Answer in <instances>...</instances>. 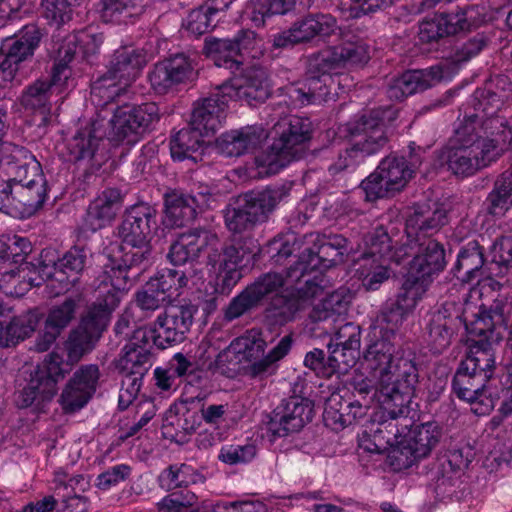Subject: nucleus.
Instances as JSON below:
<instances>
[{
	"instance_id": "1",
	"label": "nucleus",
	"mask_w": 512,
	"mask_h": 512,
	"mask_svg": "<svg viewBox=\"0 0 512 512\" xmlns=\"http://www.w3.org/2000/svg\"><path fill=\"white\" fill-rule=\"evenodd\" d=\"M378 319L369 332V344L364 354L366 368L374 379V395L392 417L408 412V405L418 383L415 363L396 352L391 339L397 325H384Z\"/></svg>"
},
{
	"instance_id": "2",
	"label": "nucleus",
	"mask_w": 512,
	"mask_h": 512,
	"mask_svg": "<svg viewBox=\"0 0 512 512\" xmlns=\"http://www.w3.org/2000/svg\"><path fill=\"white\" fill-rule=\"evenodd\" d=\"M511 145L512 130L501 118L482 123L469 118L457 128L443 158L453 174L468 177L498 161Z\"/></svg>"
},
{
	"instance_id": "3",
	"label": "nucleus",
	"mask_w": 512,
	"mask_h": 512,
	"mask_svg": "<svg viewBox=\"0 0 512 512\" xmlns=\"http://www.w3.org/2000/svg\"><path fill=\"white\" fill-rule=\"evenodd\" d=\"M120 253L119 256L109 257L104 265L103 279L99 286V295L103 299L88 307L72 334L69 349L73 359L93 348L109 322L111 311L117 307L122 294L129 288L128 271L138 265H127L124 261L125 252L120 250Z\"/></svg>"
},
{
	"instance_id": "4",
	"label": "nucleus",
	"mask_w": 512,
	"mask_h": 512,
	"mask_svg": "<svg viewBox=\"0 0 512 512\" xmlns=\"http://www.w3.org/2000/svg\"><path fill=\"white\" fill-rule=\"evenodd\" d=\"M275 293L273 315L282 321L290 320L294 314L322 295L323 288L315 280L305 279L304 287H294L288 276L283 278L269 273L234 297L224 312L227 321H233L256 306L264 297Z\"/></svg>"
},
{
	"instance_id": "5",
	"label": "nucleus",
	"mask_w": 512,
	"mask_h": 512,
	"mask_svg": "<svg viewBox=\"0 0 512 512\" xmlns=\"http://www.w3.org/2000/svg\"><path fill=\"white\" fill-rule=\"evenodd\" d=\"M441 210H415L406 221L405 241L398 248L407 252L404 260L412 256L408 271L432 283L434 275L446 266L443 246L430 235L445 223Z\"/></svg>"
},
{
	"instance_id": "6",
	"label": "nucleus",
	"mask_w": 512,
	"mask_h": 512,
	"mask_svg": "<svg viewBox=\"0 0 512 512\" xmlns=\"http://www.w3.org/2000/svg\"><path fill=\"white\" fill-rule=\"evenodd\" d=\"M10 151L9 174L13 184L12 216L26 218L39 210L46 199V181L41 164L24 147L4 146Z\"/></svg>"
},
{
	"instance_id": "7",
	"label": "nucleus",
	"mask_w": 512,
	"mask_h": 512,
	"mask_svg": "<svg viewBox=\"0 0 512 512\" xmlns=\"http://www.w3.org/2000/svg\"><path fill=\"white\" fill-rule=\"evenodd\" d=\"M274 139L268 150L259 154L255 163L265 175L278 173L291 161L299 159L305 152V143L310 139L311 122L298 116L279 121L274 126Z\"/></svg>"
},
{
	"instance_id": "8",
	"label": "nucleus",
	"mask_w": 512,
	"mask_h": 512,
	"mask_svg": "<svg viewBox=\"0 0 512 512\" xmlns=\"http://www.w3.org/2000/svg\"><path fill=\"white\" fill-rule=\"evenodd\" d=\"M146 62V55L139 50L126 47L116 50L106 74L92 85V101L98 106L113 101L137 79Z\"/></svg>"
},
{
	"instance_id": "9",
	"label": "nucleus",
	"mask_w": 512,
	"mask_h": 512,
	"mask_svg": "<svg viewBox=\"0 0 512 512\" xmlns=\"http://www.w3.org/2000/svg\"><path fill=\"white\" fill-rule=\"evenodd\" d=\"M364 245L357 275L366 290L375 291L390 277L389 262L400 264L407 252L401 253L402 248L391 246V239L383 227L370 232L364 239Z\"/></svg>"
},
{
	"instance_id": "10",
	"label": "nucleus",
	"mask_w": 512,
	"mask_h": 512,
	"mask_svg": "<svg viewBox=\"0 0 512 512\" xmlns=\"http://www.w3.org/2000/svg\"><path fill=\"white\" fill-rule=\"evenodd\" d=\"M156 228V211L152 207L139 204L127 210L119 226V237L123 242L120 250L125 252L127 265H141L148 258Z\"/></svg>"
},
{
	"instance_id": "11",
	"label": "nucleus",
	"mask_w": 512,
	"mask_h": 512,
	"mask_svg": "<svg viewBox=\"0 0 512 512\" xmlns=\"http://www.w3.org/2000/svg\"><path fill=\"white\" fill-rule=\"evenodd\" d=\"M234 350L246 366V374L252 378H264L276 372L277 362L283 359L291 349L292 338L286 335L264 357L266 341L262 333L251 329L232 342Z\"/></svg>"
},
{
	"instance_id": "12",
	"label": "nucleus",
	"mask_w": 512,
	"mask_h": 512,
	"mask_svg": "<svg viewBox=\"0 0 512 512\" xmlns=\"http://www.w3.org/2000/svg\"><path fill=\"white\" fill-rule=\"evenodd\" d=\"M400 419L404 428L399 429L396 446L388 454L390 464L395 470L407 469L416 460L427 457L441 438V429L436 423L427 422L406 433L405 429L411 425V420L407 418L409 422H405L403 418Z\"/></svg>"
},
{
	"instance_id": "13",
	"label": "nucleus",
	"mask_w": 512,
	"mask_h": 512,
	"mask_svg": "<svg viewBox=\"0 0 512 512\" xmlns=\"http://www.w3.org/2000/svg\"><path fill=\"white\" fill-rule=\"evenodd\" d=\"M158 120L159 109L155 103L118 107L108 122L104 120L106 138L114 145H134Z\"/></svg>"
},
{
	"instance_id": "14",
	"label": "nucleus",
	"mask_w": 512,
	"mask_h": 512,
	"mask_svg": "<svg viewBox=\"0 0 512 512\" xmlns=\"http://www.w3.org/2000/svg\"><path fill=\"white\" fill-rule=\"evenodd\" d=\"M67 342L68 358L71 363L64 361L63 357L58 353H51L44 362L39 365L31 374L30 381L27 387L21 393L19 405L21 407H28L34 402H45L51 400L57 393V383L69 373L73 363L80 360L85 352L77 359L70 356V341L72 334ZM88 351H86L87 353Z\"/></svg>"
},
{
	"instance_id": "15",
	"label": "nucleus",
	"mask_w": 512,
	"mask_h": 512,
	"mask_svg": "<svg viewBox=\"0 0 512 512\" xmlns=\"http://www.w3.org/2000/svg\"><path fill=\"white\" fill-rule=\"evenodd\" d=\"M283 193L280 189H265L257 194H245L230 204L224 214L227 228L234 233L251 230L255 225L266 220Z\"/></svg>"
},
{
	"instance_id": "16",
	"label": "nucleus",
	"mask_w": 512,
	"mask_h": 512,
	"mask_svg": "<svg viewBox=\"0 0 512 512\" xmlns=\"http://www.w3.org/2000/svg\"><path fill=\"white\" fill-rule=\"evenodd\" d=\"M301 244L304 246L299 256V261L288 272V282L294 287H301V278L318 267L323 260L333 263L341 259L348 251V241L341 235L325 238L318 233L305 235Z\"/></svg>"
},
{
	"instance_id": "17",
	"label": "nucleus",
	"mask_w": 512,
	"mask_h": 512,
	"mask_svg": "<svg viewBox=\"0 0 512 512\" xmlns=\"http://www.w3.org/2000/svg\"><path fill=\"white\" fill-rule=\"evenodd\" d=\"M414 170L403 157L388 156L376 170L361 183L367 201L394 196L402 191L413 176Z\"/></svg>"
},
{
	"instance_id": "18",
	"label": "nucleus",
	"mask_w": 512,
	"mask_h": 512,
	"mask_svg": "<svg viewBox=\"0 0 512 512\" xmlns=\"http://www.w3.org/2000/svg\"><path fill=\"white\" fill-rule=\"evenodd\" d=\"M397 112L391 107L380 108L349 122L346 131L351 143L365 158L379 152L387 143L386 123L393 121Z\"/></svg>"
},
{
	"instance_id": "19",
	"label": "nucleus",
	"mask_w": 512,
	"mask_h": 512,
	"mask_svg": "<svg viewBox=\"0 0 512 512\" xmlns=\"http://www.w3.org/2000/svg\"><path fill=\"white\" fill-rule=\"evenodd\" d=\"M56 259L50 250H45L41 254L42 277L49 282L48 287L55 296L68 291L77 282L78 275L85 266L86 253L83 249L75 247L58 262Z\"/></svg>"
},
{
	"instance_id": "20",
	"label": "nucleus",
	"mask_w": 512,
	"mask_h": 512,
	"mask_svg": "<svg viewBox=\"0 0 512 512\" xmlns=\"http://www.w3.org/2000/svg\"><path fill=\"white\" fill-rule=\"evenodd\" d=\"M511 311L512 296L509 292L500 293L493 300L489 310L480 305L479 311L474 314V319H469L468 311L465 309L463 316L466 329L471 335L489 333L490 342H499L503 338Z\"/></svg>"
},
{
	"instance_id": "21",
	"label": "nucleus",
	"mask_w": 512,
	"mask_h": 512,
	"mask_svg": "<svg viewBox=\"0 0 512 512\" xmlns=\"http://www.w3.org/2000/svg\"><path fill=\"white\" fill-rule=\"evenodd\" d=\"M242 73L220 85L222 97L230 100H242L248 104L264 102L270 95L271 85L268 73L258 64L241 68Z\"/></svg>"
},
{
	"instance_id": "22",
	"label": "nucleus",
	"mask_w": 512,
	"mask_h": 512,
	"mask_svg": "<svg viewBox=\"0 0 512 512\" xmlns=\"http://www.w3.org/2000/svg\"><path fill=\"white\" fill-rule=\"evenodd\" d=\"M381 409L382 411L375 413L370 423L365 426V429L359 435L360 455L362 453L381 454L389 446L395 447L396 438L399 434L398 418H403L405 422H409L407 420V414L410 412L409 408L407 413L395 417H392L382 407Z\"/></svg>"
},
{
	"instance_id": "23",
	"label": "nucleus",
	"mask_w": 512,
	"mask_h": 512,
	"mask_svg": "<svg viewBox=\"0 0 512 512\" xmlns=\"http://www.w3.org/2000/svg\"><path fill=\"white\" fill-rule=\"evenodd\" d=\"M312 414L313 408L307 399L290 397L272 411L267 422V431L274 438L288 436L311 421Z\"/></svg>"
},
{
	"instance_id": "24",
	"label": "nucleus",
	"mask_w": 512,
	"mask_h": 512,
	"mask_svg": "<svg viewBox=\"0 0 512 512\" xmlns=\"http://www.w3.org/2000/svg\"><path fill=\"white\" fill-rule=\"evenodd\" d=\"M150 352L148 348L138 346L136 343H129L124 347V353L119 358L117 367L125 379L119 395V405L127 406L131 398L135 397L141 386V379L150 367Z\"/></svg>"
},
{
	"instance_id": "25",
	"label": "nucleus",
	"mask_w": 512,
	"mask_h": 512,
	"mask_svg": "<svg viewBox=\"0 0 512 512\" xmlns=\"http://www.w3.org/2000/svg\"><path fill=\"white\" fill-rule=\"evenodd\" d=\"M337 20L330 14H310L295 22L288 30L274 36L273 45L287 47L315 37L326 38L338 31Z\"/></svg>"
},
{
	"instance_id": "26",
	"label": "nucleus",
	"mask_w": 512,
	"mask_h": 512,
	"mask_svg": "<svg viewBox=\"0 0 512 512\" xmlns=\"http://www.w3.org/2000/svg\"><path fill=\"white\" fill-rule=\"evenodd\" d=\"M369 59L370 49L365 42L347 40L320 51L314 56L313 67L323 71H338L346 67L362 66Z\"/></svg>"
},
{
	"instance_id": "27",
	"label": "nucleus",
	"mask_w": 512,
	"mask_h": 512,
	"mask_svg": "<svg viewBox=\"0 0 512 512\" xmlns=\"http://www.w3.org/2000/svg\"><path fill=\"white\" fill-rule=\"evenodd\" d=\"M71 70L66 64L59 63L53 69L50 82L38 80L30 85L22 95V104L31 110L38 111L42 122L48 119L50 108L49 93L51 89L63 93L65 90L74 86L73 80H70Z\"/></svg>"
},
{
	"instance_id": "28",
	"label": "nucleus",
	"mask_w": 512,
	"mask_h": 512,
	"mask_svg": "<svg viewBox=\"0 0 512 512\" xmlns=\"http://www.w3.org/2000/svg\"><path fill=\"white\" fill-rule=\"evenodd\" d=\"M104 137H106L104 118L98 116L85 126H81L69 141L68 150L71 158L75 161L95 160L100 165L105 158Z\"/></svg>"
},
{
	"instance_id": "29",
	"label": "nucleus",
	"mask_w": 512,
	"mask_h": 512,
	"mask_svg": "<svg viewBox=\"0 0 512 512\" xmlns=\"http://www.w3.org/2000/svg\"><path fill=\"white\" fill-rule=\"evenodd\" d=\"M474 8L459 9L454 13L436 14L421 22L419 39L422 42L435 41L438 38L467 31L476 23L473 21Z\"/></svg>"
},
{
	"instance_id": "30",
	"label": "nucleus",
	"mask_w": 512,
	"mask_h": 512,
	"mask_svg": "<svg viewBox=\"0 0 512 512\" xmlns=\"http://www.w3.org/2000/svg\"><path fill=\"white\" fill-rule=\"evenodd\" d=\"M99 370L96 365L81 366L66 384L60 403L66 412L83 408L96 391Z\"/></svg>"
},
{
	"instance_id": "31",
	"label": "nucleus",
	"mask_w": 512,
	"mask_h": 512,
	"mask_svg": "<svg viewBox=\"0 0 512 512\" xmlns=\"http://www.w3.org/2000/svg\"><path fill=\"white\" fill-rule=\"evenodd\" d=\"M40 42V32L34 25L25 26L15 38H7L0 46V69L12 77L18 64L33 55Z\"/></svg>"
},
{
	"instance_id": "32",
	"label": "nucleus",
	"mask_w": 512,
	"mask_h": 512,
	"mask_svg": "<svg viewBox=\"0 0 512 512\" xmlns=\"http://www.w3.org/2000/svg\"><path fill=\"white\" fill-rule=\"evenodd\" d=\"M194 316V309L188 306H173L166 309L156 319L158 347L180 343L189 331Z\"/></svg>"
},
{
	"instance_id": "33",
	"label": "nucleus",
	"mask_w": 512,
	"mask_h": 512,
	"mask_svg": "<svg viewBox=\"0 0 512 512\" xmlns=\"http://www.w3.org/2000/svg\"><path fill=\"white\" fill-rule=\"evenodd\" d=\"M229 101L228 97H222L220 86H218L209 97L197 102L190 125L207 137L213 136L222 126Z\"/></svg>"
},
{
	"instance_id": "34",
	"label": "nucleus",
	"mask_w": 512,
	"mask_h": 512,
	"mask_svg": "<svg viewBox=\"0 0 512 512\" xmlns=\"http://www.w3.org/2000/svg\"><path fill=\"white\" fill-rule=\"evenodd\" d=\"M486 383V376H476L474 372H469L460 365L453 379V390L460 399L472 405L475 414L485 415L494 407L493 400L484 395L483 388Z\"/></svg>"
},
{
	"instance_id": "35",
	"label": "nucleus",
	"mask_w": 512,
	"mask_h": 512,
	"mask_svg": "<svg viewBox=\"0 0 512 512\" xmlns=\"http://www.w3.org/2000/svg\"><path fill=\"white\" fill-rule=\"evenodd\" d=\"M198 365L203 370L234 377L245 367L233 344L219 351L209 340H203L197 350Z\"/></svg>"
},
{
	"instance_id": "36",
	"label": "nucleus",
	"mask_w": 512,
	"mask_h": 512,
	"mask_svg": "<svg viewBox=\"0 0 512 512\" xmlns=\"http://www.w3.org/2000/svg\"><path fill=\"white\" fill-rule=\"evenodd\" d=\"M268 137L261 125L246 126L223 133L216 139L218 153L227 157H238L260 146Z\"/></svg>"
},
{
	"instance_id": "37",
	"label": "nucleus",
	"mask_w": 512,
	"mask_h": 512,
	"mask_svg": "<svg viewBox=\"0 0 512 512\" xmlns=\"http://www.w3.org/2000/svg\"><path fill=\"white\" fill-rule=\"evenodd\" d=\"M40 318L41 315L36 309L15 316L10 307L0 304V344L9 346L29 337Z\"/></svg>"
},
{
	"instance_id": "38",
	"label": "nucleus",
	"mask_w": 512,
	"mask_h": 512,
	"mask_svg": "<svg viewBox=\"0 0 512 512\" xmlns=\"http://www.w3.org/2000/svg\"><path fill=\"white\" fill-rule=\"evenodd\" d=\"M430 282L408 271L398 292L394 309L382 317L386 323L397 325L403 317L414 310L427 292Z\"/></svg>"
},
{
	"instance_id": "39",
	"label": "nucleus",
	"mask_w": 512,
	"mask_h": 512,
	"mask_svg": "<svg viewBox=\"0 0 512 512\" xmlns=\"http://www.w3.org/2000/svg\"><path fill=\"white\" fill-rule=\"evenodd\" d=\"M443 78L440 66H434L426 70L407 71L395 79L387 90L391 100L402 101L406 97L423 91Z\"/></svg>"
},
{
	"instance_id": "40",
	"label": "nucleus",
	"mask_w": 512,
	"mask_h": 512,
	"mask_svg": "<svg viewBox=\"0 0 512 512\" xmlns=\"http://www.w3.org/2000/svg\"><path fill=\"white\" fill-rule=\"evenodd\" d=\"M192 73L188 58L183 54H177L157 63L149 74V81L155 92L163 94L174 84L189 79Z\"/></svg>"
},
{
	"instance_id": "41",
	"label": "nucleus",
	"mask_w": 512,
	"mask_h": 512,
	"mask_svg": "<svg viewBox=\"0 0 512 512\" xmlns=\"http://www.w3.org/2000/svg\"><path fill=\"white\" fill-rule=\"evenodd\" d=\"M121 206L122 195L118 189L103 190L89 205L84 225L93 232L109 225Z\"/></svg>"
},
{
	"instance_id": "42",
	"label": "nucleus",
	"mask_w": 512,
	"mask_h": 512,
	"mask_svg": "<svg viewBox=\"0 0 512 512\" xmlns=\"http://www.w3.org/2000/svg\"><path fill=\"white\" fill-rule=\"evenodd\" d=\"M42 277L41 262L38 266L32 263H21L16 270L2 274L0 278V290L13 297L25 295L33 286H39Z\"/></svg>"
},
{
	"instance_id": "43",
	"label": "nucleus",
	"mask_w": 512,
	"mask_h": 512,
	"mask_svg": "<svg viewBox=\"0 0 512 512\" xmlns=\"http://www.w3.org/2000/svg\"><path fill=\"white\" fill-rule=\"evenodd\" d=\"M250 254L251 252L243 247L230 245L224 248L217 260L209 255V262L222 278L223 285L230 287L241 278L240 268L244 262H249Z\"/></svg>"
},
{
	"instance_id": "44",
	"label": "nucleus",
	"mask_w": 512,
	"mask_h": 512,
	"mask_svg": "<svg viewBox=\"0 0 512 512\" xmlns=\"http://www.w3.org/2000/svg\"><path fill=\"white\" fill-rule=\"evenodd\" d=\"M205 138L208 137L191 125L187 129L180 130L170 141L172 158L177 161L189 159L198 162L202 160L204 145L208 142Z\"/></svg>"
},
{
	"instance_id": "45",
	"label": "nucleus",
	"mask_w": 512,
	"mask_h": 512,
	"mask_svg": "<svg viewBox=\"0 0 512 512\" xmlns=\"http://www.w3.org/2000/svg\"><path fill=\"white\" fill-rule=\"evenodd\" d=\"M478 336L483 337V339L476 341L461 365L464 366V369L469 370V372H474L476 376H482V378L486 376L487 382L492 377L495 367V356L492 345L496 342H490L488 340L489 333Z\"/></svg>"
},
{
	"instance_id": "46",
	"label": "nucleus",
	"mask_w": 512,
	"mask_h": 512,
	"mask_svg": "<svg viewBox=\"0 0 512 512\" xmlns=\"http://www.w3.org/2000/svg\"><path fill=\"white\" fill-rule=\"evenodd\" d=\"M77 306L78 303L75 299L68 298L62 304L51 308L46 319L48 331L44 334L43 341L37 343L38 350L45 351L50 347L60 331L74 318Z\"/></svg>"
},
{
	"instance_id": "47",
	"label": "nucleus",
	"mask_w": 512,
	"mask_h": 512,
	"mask_svg": "<svg viewBox=\"0 0 512 512\" xmlns=\"http://www.w3.org/2000/svg\"><path fill=\"white\" fill-rule=\"evenodd\" d=\"M353 299L354 293L350 288L340 287L316 305L310 317L314 321H325L330 318L336 321V318L346 314Z\"/></svg>"
},
{
	"instance_id": "48",
	"label": "nucleus",
	"mask_w": 512,
	"mask_h": 512,
	"mask_svg": "<svg viewBox=\"0 0 512 512\" xmlns=\"http://www.w3.org/2000/svg\"><path fill=\"white\" fill-rule=\"evenodd\" d=\"M147 0H102L101 19L106 23L127 24L141 15Z\"/></svg>"
},
{
	"instance_id": "49",
	"label": "nucleus",
	"mask_w": 512,
	"mask_h": 512,
	"mask_svg": "<svg viewBox=\"0 0 512 512\" xmlns=\"http://www.w3.org/2000/svg\"><path fill=\"white\" fill-rule=\"evenodd\" d=\"M194 197L173 191L165 194L164 224L180 227L194 218L196 210Z\"/></svg>"
},
{
	"instance_id": "50",
	"label": "nucleus",
	"mask_w": 512,
	"mask_h": 512,
	"mask_svg": "<svg viewBox=\"0 0 512 512\" xmlns=\"http://www.w3.org/2000/svg\"><path fill=\"white\" fill-rule=\"evenodd\" d=\"M204 50L206 55L218 67H224L233 73L242 67V61L239 59L234 40L209 39L205 41Z\"/></svg>"
},
{
	"instance_id": "51",
	"label": "nucleus",
	"mask_w": 512,
	"mask_h": 512,
	"mask_svg": "<svg viewBox=\"0 0 512 512\" xmlns=\"http://www.w3.org/2000/svg\"><path fill=\"white\" fill-rule=\"evenodd\" d=\"M484 264L483 252L476 241L468 242L459 252L454 266L455 275L463 282L476 278Z\"/></svg>"
},
{
	"instance_id": "52",
	"label": "nucleus",
	"mask_w": 512,
	"mask_h": 512,
	"mask_svg": "<svg viewBox=\"0 0 512 512\" xmlns=\"http://www.w3.org/2000/svg\"><path fill=\"white\" fill-rule=\"evenodd\" d=\"M187 281L188 279L183 271L162 269L148 283L156 292L165 296L166 301L171 302L180 295L181 289L187 285Z\"/></svg>"
},
{
	"instance_id": "53",
	"label": "nucleus",
	"mask_w": 512,
	"mask_h": 512,
	"mask_svg": "<svg viewBox=\"0 0 512 512\" xmlns=\"http://www.w3.org/2000/svg\"><path fill=\"white\" fill-rule=\"evenodd\" d=\"M160 481L163 487L172 490L203 483L205 477L193 466L183 463L171 465L168 469L163 471L160 476Z\"/></svg>"
},
{
	"instance_id": "54",
	"label": "nucleus",
	"mask_w": 512,
	"mask_h": 512,
	"mask_svg": "<svg viewBox=\"0 0 512 512\" xmlns=\"http://www.w3.org/2000/svg\"><path fill=\"white\" fill-rule=\"evenodd\" d=\"M296 0H253L246 7L245 14L255 26H261L271 15L286 14L295 6Z\"/></svg>"
},
{
	"instance_id": "55",
	"label": "nucleus",
	"mask_w": 512,
	"mask_h": 512,
	"mask_svg": "<svg viewBox=\"0 0 512 512\" xmlns=\"http://www.w3.org/2000/svg\"><path fill=\"white\" fill-rule=\"evenodd\" d=\"M215 2L209 1L191 10L183 21V28L194 36L207 33L214 26V18L219 11Z\"/></svg>"
},
{
	"instance_id": "56",
	"label": "nucleus",
	"mask_w": 512,
	"mask_h": 512,
	"mask_svg": "<svg viewBox=\"0 0 512 512\" xmlns=\"http://www.w3.org/2000/svg\"><path fill=\"white\" fill-rule=\"evenodd\" d=\"M349 410L347 415L352 414L353 418L363 414V407L359 403H342L341 396L337 393L332 394L325 403L324 419L327 425H339L344 427L350 422L345 418V411Z\"/></svg>"
},
{
	"instance_id": "57",
	"label": "nucleus",
	"mask_w": 512,
	"mask_h": 512,
	"mask_svg": "<svg viewBox=\"0 0 512 512\" xmlns=\"http://www.w3.org/2000/svg\"><path fill=\"white\" fill-rule=\"evenodd\" d=\"M233 40L238 50L239 59L242 61V66L249 65V60H259L264 56V41L254 31L242 30Z\"/></svg>"
},
{
	"instance_id": "58",
	"label": "nucleus",
	"mask_w": 512,
	"mask_h": 512,
	"mask_svg": "<svg viewBox=\"0 0 512 512\" xmlns=\"http://www.w3.org/2000/svg\"><path fill=\"white\" fill-rule=\"evenodd\" d=\"M313 63L314 57L310 62V70L320 75L310 76L304 85L311 100V104H316L327 100L332 85L335 83L331 74L338 73V71H323L313 67Z\"/></svg>"
},
{
	"instance_id": "59",
	"label": "nucleus",
	"mask_w": 512,
	"mask_h": 512,
	"mask_svg": "<svg viewBox=\"0 0 512 512\" xmlns=\"http://www.w3.org/2000/svg\"><path fill=\"white\" fill-rule=\"evenodd\" d=\"M30 252L31 243L26 238L16 235L8 238H0V263H22Z\"/></svg>"
},
{
	"instance_id": "60",
	"label": "nucleus",
	"mask_w": 512,
	"mask_h": 512,
	"mask_svg": "<svg viewBox=\"0 0 512 512\" xmlns=\"http://www.w3.org/2000/svg\"><path fill=\"white\" fill-rule=\"evenodd\" d=\"M462 485V476L440 468L435 479L434 491L441 500L458 498L462 492Z\"/></svg>"
},
{
	"instance_id": "61",
	"label": "nucleus",
	"mask_w": 512,
	"mask_h": 512,
	"mask_svg": "<svg viewBox=\"0 0 512 512\" xmlns=\"http://www.w3.org/2000/svg\"><path fill=\"white\" fill-rule=\"evenodd\" d=\"M80 0H42L43 16L57 26L71 19L72 8Z\"/></svg>"
},
{
	"instance_id": "62",
	"label": "nucleus",
	"mask_w": 512,
	"mask_h": 512,
	"mask_svg": "<svg viewBox=\"0 0 512 512\" xmlns=\"http://www.w3.org/2000/svg\"><path fill=\"white\" fill-rule=\"evenodd\" d=\"M131 472L132 469L127 464L114 465L97 476L95 486L101 491H108L121 482L126 481L130 477Z\"/></svg>"
},
{
	"instance_id": "63",
	"label": "nucleus",
	"mask_w": 512,
	"mask_h": 512,
	"mask_svg": "<svg viewBox=\"0 0 512 512\" xmlns=\"http://www.w3.org/2000/svg\"><path fill=\"white\" fill-rule=\"evenodd\" d=\"M182 236L186 239L185 244L190 248V253L194 255L195 259L204 249H214L218 244L217 236L208 230L194 229L182 233Z\"/></svg>"
},
{
	"instance_id": "64",
	"label": "nucleus",
	"mask_w": 512,
	"mask_h": 512,
	"mask_svg": "<svg viewBox=\"0 0 512 512\" xmlns=\"http://www.w3.org/2000/svg\"><path fill=\"white\" fill-rule=\"evenodd\" d=\"M197 503L195 493H172L164 497L158 504V512H188Z\"/></svg>"
}]
</instances>
